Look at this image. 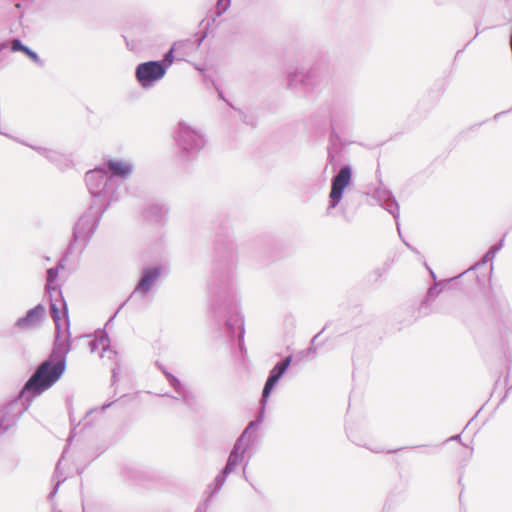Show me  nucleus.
Listing matches in <instances>:
<instances>
[{"mask_svg": "<svg viewBox=\"0 0 512 512\" xmlns=\"http://www.w3.org/2000/svg\"><path fill=\"white\" fill-rule=\"evenodd\" d=\"M236 244L230 237H219L215 241V259L212 264L208 289L213 298L219 332L227 342H238L241 353L244 346V317L239 310L236 297Z\"/></svg>", "mask_w": 512, "mask_h": 512, "instance_id": "1", "label": "nucleus"}, {"mask_svg": "<svg viewBox=\"0 0 512 512\" xmlns=\"http://www.w3.org/2000/svg\"><path fill=\"white\" fill-rule=\"evenodd\" d=\"M69 347L54 341L48 357L40 363L25 382L18 395L0 407V436L15 427L33 399L51 388L63 376L66 370Z\"/></svg>", "mask_w": 512, "mask_h": 512, "instance_id": "2", "label": "nucleus"}, {"mask_svg": "<svg viewBox=\"0 0 512 512\" xmlns=\"http://www.w3.org/2000/svg\"><path fill=\"white\" fill-rule=\"evenodd\" d=\"M64 258L61 259L57 267H51L46 270L45 290L50 297V312L55 323V339L60 344L67 345L71 349L70 343V320L68 315V306L63 297L60 287L55 283L59 269L64 268Z\"/></svg>", "mask_w": 512, "mask_h": 512, "instance_id": "3", "label": "nucleus"}, {"mask_svg": "<svg viewBox=\"0 0 512 512\" xmlns=\"http://www.w3.org/2000/svg\"><path fill=\"white\" fill-rule=\"evenodd\" d=\"M85 182L93 207L106 212L111 204L121 199L124 183L117 177H110L104 169L94 168L86 172Z\"/></svg>", "mask_w": 512, "mask_h": 512, "instance_id": "4", "label": "nucleus"}, {"mask_svg": "<svg viewBox=\"0 0 512 512\" xmlns=\"http://www.w3.org/2000/svg\"><path fill=\"white\" fill-rule=\"evenodd\" d=\"M174 140L176 155L183 162L194 160L206 144L205 135L184 121L178 123Z\"/></svg>", "mask_w": 512, "mask_h": 512, "instance_id": "5", "label": "nucleus"}, {"mask_svg": "<svg viewBox=\"0 0 512 512\" xmlns=\"http://www.w3.org/2000/svg\"><path fill=\"white\" fill-rule=\"evenodd\" d=\"M353 183V169L350 164H343L331 178V188L328 194V204L325 214L332 215V211L340 206V213L344 220L350 221L348 216V199L342 203L346 189Z\"/></svg>", "mask_w": 512, "mask_h": 512, "instance_id": "6", "label": "nucleus"}, {"mask_svg": "<svg viewBox=\"0 0 512 512\" xmlns=\"http://www.w3.org/2000/svg\"><path fill=\"white\" fill-rule=\"evenodd\" d=\"M104 213L105 211H102L97 207H93V205L90 204L88 209L81 215L73 228V239L67 247L66 256L73 252L74 245L78 241L81 242L80 252L85 249L91 237L97 230Z\"/></svg>", "mask_w": 512, "mask_h": 512, "instance_id": "7", "label": "nucleus"}, {"mask_svg": "<svg viewBox=\"0 0 512 512\" xmlns=\"http://www.w3.org/2000/svg\"><path fill=\"white\" fill-rule=\"evenodd\" d=\"M262 424L259 421L252 420L241 432L239 437L236 439L227 461L222 468L228 474H231L238 464L243 460L244 455L248 452L258 440V430Z\"/></svg>", "mask_w": 512, "mask_h": 512, "instance_id": "8", "label": "nucleus"}, {"mask_svg": "<svg viewBox=\"0 0 512 512\" xmlns=\"http://www.w3.org/2000/svg\"><path fill=\"white\" fill-rule=\"evenodd\" d=\"M162 271L163 268L161 265L143 267L132 293L130 294L128 299L125 302H123L116 310V312L108 319L106 326L109 325L115 319L118 312L124 307L127 301H130L134 298H140L141 300L145 299L157 285L162 275Z\"/></svg>", "mask_w": 512, "mask_h": 512, "instance_id": "9", "label": "nucleus"}, {"mask_svg": "<svg viewBox=\"0 0 512 512\" xmlns=\"http://www.w3.org/2000/svg\"><path fill=\"white\" fill-rule=\"evenodd\" d=\"M293 360L292 355H288L278 361L272 369L269 371L268 377L264 383L262 394L260 398V409L255 417V421H259V423H263L265 419V412H266V405L268 402V399L276 386L278 385L281 378L285 375V373L288 371L291 363Z\"/></svg>", "mask_w": 512, "mask_h": 512, "instance_id": "10", "label": "nucleus"}, {"mask_svg": "<svg viewBox=\"0 0 512 512\" xmlns=\"http://www.w3.org/2000/svg\"><path fill=\"white\" fill-rule=\"evenodd\" d=\"M287 80L288 88L309 97L321 85L323 76L317 68L312 67L306 71L299 70L289 73Z\"/></svg>", "mask_w": 512, "mask_h": 512, "instance_id": "11", "label": "nucleus"}, {"mask_svg": "<svg viewBox=\"0 0 512 512\" xmlns=\"http://www.w3.org/2000/svg\"><path fill=\"white\" fill-rule=\"evenodd\" d=\"M166 73L164 66L156 60L141 62L135 67V79L138 85L145 90L153 88L165 77Z\"/></svg>", "mask_w": 512, "mask_h": 512, "instance_id": "12", "label": "nucleus"}, {"mask_svg": "<svg viewBox=\"0 0 512 512\" xmlns=\"http://www.w3.org/2000/svg\"><path fill=\"white\" fill-rule=\"evenodd\" d=\"M0 134L6 136L9 139H12L22 145L28 146L31 149L35 150L41 156L45 157L50 163L58 167L60 170H66L72 166V160L69 155L64 154L58 150L50 149L42 146L32 145L18 137L10 135L6 132L0 130Z\"/></svg>", "mask_w": 512, "mask_h": 512, "instance_id": "13", "label": "nucleus"}, {"mask_svg": "<svg viewBox=\"0 0 512 512\" xmlns=\"http://www.w3.org/2000/svg\"><path fill=\"white\" fill-rule=\"evenodd\" d=\"M373 198L395 219L398 232L400 233V207L392 191L381 184L375 189Z\"/></svg>", "mask_w": 512, "mask_h": 512, "instance_id": "14", "label": "nucleus"}, {"mask_svg": "<svg viewBox=\"0 0 512 512\" xmlns=\"http://www.w3.org/2000/svg\"><path fill=\"white\" fill-rule=\"evenodd\" d=\"M45 318L46 308L42 303H38L15 321L14 328L19 331L33 330L39 327Z\"/></svg>", "mask_w": 512, "mask_h": 512, "instance_id": "15", "label": "nucleus"}, {"mask_svg": "<svg viewBox=\"0 0 512 512\" xmlns=\"http://www.w3.org/2000/svg\"><path fill=\"white\" fill-rule=\"evenodd\" d=\"M459 279H453V277L441 280L439 282L434 283L431 285L423 299L420 301L419 306L417 308V316L415 319L419 317L428 316L432 313V303L436 300V298L439 296V294L445 289L447 284L457 282Z\"/></svg>", "mask_w": 512, "mask_h": 512, "instance_id": "16", "label": "nucleus"}, {"mask_svg": "<svg viewBox=\"0 0 512 512\" xmlns=\"http://www.w3.org/2000/svg\"><path fill=\"white\" fill-rule=\"evenodd\" d=\"M331 130L345 132L351 125L352 111L347 104L335 103L330 111Z\"/></svg>", "mask_w": 512, "mask_h": 512, "instance_id": "17", "label": "nucleus"}, {"mask_svg": "<svg viewBox=\"0 0 512 512\" xmlns=\"http://www.w3.org/2000/svg\"><path fill=\"white\" fill-rule=\"evenodd\" d=\"M168 212L169 208L166 203L150 201L145 204L142 210V217L148 223L163 225L166 222Z\"/></svg>", "mask_w": 512, "mask_h": 512, "instance_id": "18", "label": "nucleus"}, {"mask_svg": "<svg viewBox=\"0 0 512 512\" xmlns=\"http://www.w3.org/2000/svg\"><path fill=\"white\" fill-rule=\"evenodd\" d=\"M97 168L104 169L107 173H109L110 177H117V179L124 183V180L132 174L134 166L128 161L119 159H107L104 160L102 165L98 166Z\"/></svg>", "mask_w": 512, "mask_h": 512, "instance_id": "19", "label": "nucleus"}, {"mask_svg": "<svg viewBox=\"0 0 512 512\" xmlns=\"http://www.w3.org/2000/svg\"><path fill=\"white\" fill-rule=\"evenodd\" d=\"M494 257V255H491L490 252L487 251L479 261L471 265L468 269H466L459 275L454 276L453 279L465 278L467 280H472L474 281L475 284H477L480 287L482 281L484 282V279H482L479 275L476 274V270L484 266L488 262H491L494 259Z\"/></svg>", "mask_w": 512, "mask_h": 512, "instance_id": "20", "label": "nucleus"}, {"mask_svg": "<svg viewBox=\"0 0 512 512\" xmlns=\"http://www.w3.org/2000/svg\"><path fill=\"white\" fill-rule=\"evenodd\" d=\"M494 257V255H491L490 252L487 251L479 261L471 265L468 269H466L459 275L454 276L453 279L465 278L467 280H472L474 281L475 284H477L480 287L482 281L484 282V279H482L479 275L476 274V270L484 266L488 262H491L494 259Z\"/></svg>", "mask_w": 512, "mask_h": 512, "instance_id": "21", "label": "nucleus"}, {"mask_svg": "<svg viewBox=\"0 0 512 512\" xmlns=\"http://www.w3.org/2000/svg\"><path fill=\"white\" fill-rule=\"evenodd\" d=\"M167 382L173 390L180 396L182 402L190 406L194 400L193 393L181 382V380L172 373H167Z\"/></svg>", "mask_w": 512, "mask_h": 512, "instance_id": "22", "label": "nucleus"}, {"mask_svg": "<svg viewBox=\"0 0 512 512\" xmlns=\"http://www.w3.org/2000/svg\"><path fill=\"white\" fill-rule=\"evenodd\" d=\"M11 50L12 51H20L25 54L32 62H34L37 66L43 67L45 65L44 60H42L38 53L32 50L27 45L23 44V42L19 38H13L11 41Z\"/></svg>", "mask_w": 512, "mask_h": 512, "instance_id": "23", "label": "nucleus"}, {"mask_svg": "<svg viewBox=\"0 0 512 512\" xmlns=\"http://www.w3.org/2000/svg\"><path fill=\"white\" fill-rule=\"evenodd\" d=\"M192 41L190 39L184 40V41H177L172 44L170 49L166 51L160 60H156L157 62H160L162 66H164V70L167 72L169 67L173 64L175 60V52L179 51L181 48H184L185 46L191 45Z\"/></svg>", "mask_w": 512, "mask_h": 512, "instance_id": "24", "label": "nucleus"}, {"mask_svg": "<svg viewBox=\"0 0 512 512\" xmlns=\"http://www.w3.org/2000/svg\"><path fill=\"white\" fill-rule=\"evenodd\" d=\"M102 346V352H108L109 359H116L118 357V352L112 348H110V339L108 334L104 331L102 336L98 339L91 340L89 342L90 351L93 353L99 349V346Z\"/></svg>", "mask_w": 512, "mask_h": 512, "instance_id": "25", "label": "nucleus"}, {"mask_svg": "<svg viewBox=\"0 0 512 512\" xmlns=\"http://www.w3.org/2000/svg\"><path fill=\"white\" fill-rule=\"evenodd\" d=\"M229 475L230 474L221 469L213 482L207 486L205 493H210V496H215L221 490Z\"/></svg>", "mask_w": 512, "mask_h": 512, "instance_id": "26", "label": "nucleus"}, {"mask_svg": "<svg viewBox=\"0 0 512 512\" xmlns=\"http://www.w3.org/2000/svg\"><path fill=\"white\" fill-rule=\"evenodd\" d=\"M340 131L331 130L329 135V143L327 150L335 153H341L345 147V143L340 136Z\"/></svg>", "mask_w": 512, "mask_h": 512, "instance_id": "27", "label": "nucleus"}, {"mask_svg": "<svg viewBox=\"0 0 512 512\" xmlns=\"http://www.w3.org/2000/svg\"><path fill=\"white\" fill-rule=\"evenodd\" d=\"M60 463H61V461L59 460L57 465H56V467H55V471H54V474H53V479H54L55 483L53 485L52 490L48 494V500L49 501H52V499L57 494L60 485L66 480V477L63 475V473L60 470Z\"/></svg>", "mask_w": 512, "mask_h": 512, "instance_id": "28", "label": "nucleus"}, {"mask_svg": "<svg viewBox=\"0 0 512 512\" xmlns=\"http://www.w3.org/2000/svg\"><path fill=\"white\" fill-rule=\"evenodd\" d=\"M230 5L231 0H217L212 20L215 21L216 17H220L222 14H224Z\"/></svg>", "mask_w": 512, "mask_h": 512, "instance_id": "29", "label": "nucleus"}, {"mask_svg": "<svg viewBox=\"0 0 512 512\" xmlns=\"http://www.w3.org/2000/svg\"><path fill=\"white\" fill-rule=\"evenodd\" d=\"M347 436L356 445L366 447L367 449H369L370 451H372L374 453H382L385 451L383 448L378 447V446H376V447L367 446L365 443H362L361 441H359L357 439V437L352 432L347 431Z\"/></svg>", "mask_w": 512, "mask_h": 512, "instance_id": "30", "label": "nucleus"}, {"mask_svg": "<svg viewBox=\"0 0 512 512\" xmlns=\"http://www.w3.org/2000/svg\"><path fill=\"white\" fill-rule=\"evenodd\" d=\"M13 52L11 50V44L8 41H3L0 43V63L4 61L7 56Z\"/></svg>", "mask_w": 512, "mask_h": 512, "instance_id": "31", "label": "nucleus"}, {"mask_svg": "<svg viewBox=\"0 0 512 512\" xmlns=\"http://www.w3.org/2000/svg\"><path fill=\"white\" fill-rule=\"evenodd\" d=\"M205 495V499L201 503H199L195 512H207L210 506V502L214 496H210V493H205Z\"/></svg>", "mask_w": 512, "mask_h": 512, "instance_id": "32", "label": "nucleus"}, {"mask_svg": "<svg viewBox=\"0 0 512 512\" xmlns=\"http://www.w3.org/2000/svg\"><path fill=\"white\" fill-rule=\"evenodd\" d=\"M121 366L119 361H115L114 367L111 369V385L114 386L115 383L118 381V377L120 374Z\"/></svg>", "mask_w": 512, "mask_h": 512, "instance_id": "33", "label": "nucleus"}, {"mask_svg": "<svg viewBox=\"0 0 512 512\" xmlns=\"http://www.w3.org/2000/svg\"><path fill=\"white\" fill-rule=\"evenodd\" d=\"M504 239L505 235L497 243H495L488 249L491 255L496 256V254L503 248Z\"/></svg>", "mask_w": 512, "mask_h": 512, "instance_id": "34", "label": "nucleus"}, {"mask_svg": "<svg viewBox=\"0 0 512 512\" xmlns=\"http://www.w3.org/2000/svg\"><path fill=\"white\" fill-rule=\"evenodd\" d=\"M339 153H335V152H332L331 150H327V161H328V164L329 165H332L333 167V170L336 169V156L338 155Z\"/></svg>", "mask_w": 512, "mask_h": 512, "instance_id": "35", "label": "nucleus"}, {"mask_svg": "<svg viewBox=\"0 0 512 512\" xmlns=\"http://www.w3.org/2000/svg\"><path fill=\"white\" fill-rule=\"evenodd\" d=\"M324 329H325V327H324V328H323V329H322L318 334H316V335L312 338V340H311V342H310V346H309V348H308V352H309V353H315V352H316V350H317V346H316V344H315V343H316V340H317V339H318V337L321 335V333L324 331Z\"/></svg>", "mask_w": 512, "mask_h": 512, "instance_id": "36", "label": "nucleus"}, {"mask_svg": "<svg viewBox=\"0 0 512 512\" xmlns=\"http://www.w3.org/2000/svg\"><path fill=\"white\" fill-rule=\"evenodd\" d=\"M155 366L162 372V374L165 376V379L167 378V373H170L166 367L160 362V361H156L155 362Z\"/></svg>", "mask_w": 512, "mask_h": 512, "instance_id": "37", "label": "nucleus"}, {"mask_svg": "<svg viewBox=\"0 0 512 512\" xmlns=\"http://www.w3.org/2000/svg\"><path fill=\"white\" fill-rule=\"evenodd\" d=\"M384 272L385 271L383 269H380V268L375 269L373 271V275L375 276V280L380 279L383 276Z\"/></svg>", "mask_w": 512, "mask_h": 512, "instance_id": "38", "label": "nucleus"}, {"mask_svg": "<svg viewBox=\"0 0 512 512\" xmlns=\"http://www.w3.org/2000/svg\"><path fill=\"white\" fill-rule=\"evenodd\" d=\"M505 358H506L507 362H511L512 361V353H511L509 348L505 351Z\"/></svg>", "mask_w": 512, "mask_h": 512, "instance_id": "39", "label": "nucleus"}, {"mask_svg": "<svg viewBox=\"0 0 512 512\" xmlns=\"http://www.w3.org/2000/svg\"><path fill=\"white\" fill-rule=\"evenodd\" d=\"M426 267L429 270L430 276L433 279L434 283H436L437 282V276H436L435 272L432 269H430L427 264H426Z\"/></svg>", "mask_w": 512, "mask_h": 512, "instance_id": "40", "label": "nucleus"}, {"mask_svg": "<svg viewBox=\"0 0 512 512\" xmlns=\"http://www.w3.org/2000/svg\"><path fill=\"white\" fill-rule=\"evenodd\" d=\"M113 403H114V402H109V403H105V404H103V405L100 407V409H99V410H100V412H104L106 409H108L109 407H111Z\"/></svg>", "mask_w": 512, "mask_h": 512, "instance_id": "41", "label": "nucleus"}, {"mask_svg": "<svg viewBox=\"0 0 512 512\" xmlns=\"http://www.w3.org/2000/svg\"><path fill=\"white\" fill-rule=\"evenodd\" d=\"M461 439V435L458 434V435H454L452 437H450L449 439H447V441H460Z\"/></svg>", "mask_w": 512, "mask_h": 512, "instance_id": "42", "label": "nucleus"}, {"mask_svg": "<svg viewBox=\"0 0 512 512\" xmlns=\"http://www.w3.org/2000/svg\"><path fill=\"white\" fill-rule=\"evenodd\" d=\"M430 447V450L429 451H424L423 453L425 454H433V449L437 448L438 445H434V446H429Z\"/></svg>", "mask_w": 512, "mask_h": 512, "instance_id": "43", "label": "nucleus"}, {"mask_svg": "<svg viewBox=\"0 0 512 512\" xmlns=\"http://www.w3.org/2000/svg\"><path fill=\"white\" fill-rule=\"evenodd\" d=\"M508 111H502V112H499V113H496L494 115V119H499L502 115L506 114Z\"/></svg>", "mask_w": 512, "mask_h": 512, "instance_id": "44", "label": "nucleus"}, {"mask_svg": "<svg viewBox=\"0 0 512 512\" xmlns=\"http://www.w3.org/2000/svg\"><path fill=\"white\" fill-rule=\"evenodd\" d=\"M160 396H162V397H170V398H173V399H177V397L171 395L170 393H164V394H161Z\"/></svg>", "mask_w": 512, "mask_h": 512, "instance_id": "45", "label": "nucleus"}, {"mask_svg": "<svg viewBox=\"0 0 512 512\" xmlns=\"http://www.w3.org/2000/svg\"><path fill=\"white\" fill-rule=\"evenodd\" d=\"M405 244H406V246H407L411 251H413V252H415V253H417V252H418V251L416 250V248L412 247V246H411V245H409L408 243H406V242H405Z\"/></svg>", "mask_w": 512, "mask_h": 512, "instance_id": "46", "label": "nucleus"}, {"mask_svg": "<svg viewBox=\"0 0 512 512\" xmlns=\"http://www.w3.org/2000/svg\"><path fill=\"white\" fill-rule=\"evenodd\" d=\"M97 410H98L97 408H96V409H91L90 411H88V412L86 413L85 418H87L89 415H91L92 413H94V412H95V411H97Z\"/></svg>", "mask_w": 512, "mask_h": 512, "instance_id": "47", "label": "nucleus"}, {"mask_svg": "<svg viewBox=\"0 0 512 512\" xmlns=\"http://www.w3.org/2000/svg\"><path fill=\"white\" fill-rule=\"evenodd\" d=\"M400 449H394V450H387V453H396L397 451H399Z\"/></svg>", "mask_w": 512, "mask_h": 512, "instance_id": "48", "label": "nucleus"}, {"mask_svg": "<svg viewBox=\"0 0 512 512\" xmlns=\"http://www.w3.org/2000/svg\"><path fill=\"white\" fill-rule=\"evenodd\" d=\"M83 471H84V469H83V468H82V469H77V473H78V475H81V474L83 473Z\"/></svg>", "mask_w": 512, "mask_h": 512, "instance_id": "49", "label": "nucleus"}, {"mask_svg": "<svg viewBox=\"0 0 512 512\" xmlns=\"http://www.w3.org/2000/svg\"><path fill=\"white\" fill-rule=\"evenodd\" d=\"M202 40H203V38H201V39H199V40H198L197 46H200V45H201Z\"/></svg>", "mask_w": 512, "mask_h": 512, "instance_id": "50", "label": "nucleus"}, {"mask_svg": "<svg viewBox=\"0 0 512 512\" xmlns=\"http://www.w3.org/2000/svg\"><path fill=\"white\" fill-rule=\"evenodd\" d=\"M492 271H493V265L491 264V266H490V274L492 273Z\"/></svg>", "mask_w": 512, "mask_h": 512, "instance_id": "51", "label": "nucleus"}, {"mask_svg": "<svg viewBox=\"0 0 512 512\" xmlns=\"http://www.w3.org/2000/svg\"><path fill=\"white\" fill-rule=\"evenodd\" d=\"M423 446H414L413 448L414 449H417V448H422Z\"/></svg>", "mask_w": 512, "mask_h": 512, "instance_id": "52", "label": "nucleus"}]
</instances>
